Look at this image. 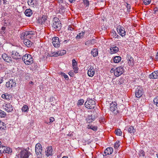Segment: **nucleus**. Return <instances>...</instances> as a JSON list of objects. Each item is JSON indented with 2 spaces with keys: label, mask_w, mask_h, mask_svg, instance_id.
<instances>
[{
  "label": "nucleus",
  "mask_w": 158,
  "mask_h": 158,
  "mask_svg": "<svg viewBox=\"0 0 158 158\" xmlns=\"http://www.w3.org/2000/svg\"><path fill=\"white\" fill-rule=\"evenodd\" d=\"M22 60L26 65L31 64L33 62L32 56L29 54H26L22 57Z\"/></svg>",
  "instance_id": "f257e3e1"
},
{
  "label": "nucleus",
  "mask_w": 158,
  "mask_h": 158,
  "mask_svg": "<svg viewBox=\"0 0 158 158\" xmlns=\"http://www.w3.org/2000/svg\"><path fill=\"white\" fill-rule=\"evenodd\" d=\"M85 106L86 107L91 109H94L96 105L94 100L89 98L87 99V100L85 103Z\"/></svg>",
  "instance_id": "f03ea898"
},
{
  "label": "nucleus",
  "mask_w": 158,
  "mask_h": 158,
  "mask_svg": "<svg viewBox=\"0 0 158 158\" xmlns=\"http://www.w3.org/2000/svg\"><path fill=\"white\" fill-rule=\"evenodd\" d=\"M117 106V103L115 102L114 103L112 102L110 104V110L111 111L114 112V114L115 115L117 114L119 112V111L118 110Z\"/></svg>",
  "instance_id": "7ed1b4c3"
},
{
  "label": "nucleus",
  "mask_w": 158,
  "mask_h": 158,
  "mask_svg": "<svg viewBox=\"0 0 158 158\" xmlns=\"http://www.w3.org/2000/svg\"><path fill=\"white\" fill-rule=\"evenodd\" d=\"M42 147L40 144H36L35 145V151L38 158H41L42 157Z\"/></svg>",
  "instance_id": "20e7f679"
},
{
  "label": "nucleus",
  "mask_w": 158,
  "mask_h": 158,
  "mask_svg": "<svg viewBox=\"0 0 158 158\" xmlns=\"http://www.w3.org/2000/svg\"><path fill=\"white\" fill-rule=\"evenodd\" d=\"M30 153L27 150H22L19 154V158H28Z\"/></svg>",
  "instance_id": "39448f33"
},
{
  "label": "nucleus",
  "mask_w": 158,
  "mask_h": 158,
  "mask_svg": "<svg viewBox=\"0 0 158 158\" xmlns=\"http://www.w3.org/2000/svg\"><path fill=\"white\" fill-rule=\"evenodd\" d=\"M143 93V89L142 87L140 86H138L135 91L136 97L137 98H140L142 96Z\"/></svg>",
  "instance_id": "423d86ee"
},
{
  "label": "nucleus",
  "mask_w": 158,
  "mask_h": 158,
  "mask_svg": "<svg viewBox=\"0 0 158 158\" xmlns=\"http://www.w3.org/2000/svg\"><path fill=\"white\" fill-rule=\"evenodd\" d=\"M124 72L123 67L120 66L115 69V71L114 72V76L118 77L121 75Z\"/></svg>",
  "instance_id": "0eeeda50"
},
{
  "label": "nucleus",
  "mask_w": 158,
  "mask_h": 158,
  "mask_svg": "<svg viewBox=\"0 0 158 158\" xmlns=\"http://www.w3.org/2000/svg\"><path fill=\"white\" fill-rule=\"evenodd\" d=\"M117 31L118 33L122 37L126 35V31L124 28L122 26H119L117 27Z\"/></svg>",
  "instance_id": "6e6552de"
},
{
  "label": "nucleus",
  "mask_w": 158,
  "mask_h": 158,
  "mask_svg": "<svg viewBox=\"0 0 158 158\" xmlns=\"http://www.w3.org/2000/svg\"><path fill=\"white\" fill-rule=\"evenodd\" d=\"M10 52L12 57L14 59L16 60L20 59L22 57L21 55L15 50L10 51Z\"/></svg>",
  "instance_id": "1a4fd4ad"
},
{
  "label": "nucleus",
  "mask_w": 158,
  "mask_h": 158,
  "mask_svg": "<svg viewBox=\"0 0 158 158\" xmlns=\"http://www.w3.org/2000/svg\"><path fill=\"white\" fill-rule=\"evenodd\" d=\"M52 44L55 48H58L60 45L59 38L57 37H53L52 39Z\"/></svg>",
  "instance_id": "9d476101"
},
{
  "label": "nucleus",
  "mask_w": 158,
  "mask_h": 158,
  "mask_svg": "<svg viewBox=\"0 0 158 158\" xmlns=\"http://www.w3.org/2000/svg\"><path fill=\"white\" fill-rule=\"evenodd\" d=\"M16 83L12 79L10 80L7 82L6 84V87L9 89H11L13 87H15Z\"/></svg>",
  "instance_id": "9b49d317"
},
{
  "label": "nucleus",
  "mask_w": 158,
  "mask_h": 158,
  "mask_svg": "<svg viewBox=\"0 0 158 158\" xmlns=\"http://www.w3.org/2000/svg\"><path fill=\"white\" fill-rule=\"evenodd\" d=\"M47 16L45 15H41L38 18V23L41 24H44L45 21L47 20Z\"/></svg>",
  "instance_id": "f8f14e48"
},
{
  "label": "nucleus",
  "mask_w": 158,
  "mask_h": 158,
  "mask_svg": "<svg viewBox=\"0 0 158 158\" xmlns=\"http://www.w3.org/2000/svg\"><path fill=\"white\" fill-rule=\"evenodd\" d=\"M127 59L128 60V64L129 65L133 66L134 64V60L133 57L130 55L127 54Z\"/></svg>",
  "instance_id": "ddd939ff"
},
{
  "label": "nucleus",
  "mask_w": 158,
  "mask_h": 158,
  "mask_svg": "<svg viewBox=\"0 0 158 158\" xmlns=\"http://www.w3.org/2000/svg\"><path fill=\"white\" fill-rule=\"evenodd\" d=\"M27 3L29 6L33 7H36L38 4L37 0H28Z\"/></svg>",
  "instance_id": "4468645a"
},
{
  "label": "nucleus",
  "mask_w": 158,
  "mask_h": 158,
  "mask_svg": "<svg viewBox=\"0 0 158 158\" xmlns=\"http://www.w3.org/2000/svg\"><path fill=\"white\" fill-rule=\"evenodd\" d=\"M77 62L75 60L73 59L72 60V66L74 70L75 73H77L78 72V68L77 67Z\"/></svg>",
  "instance_id": "2eb2a0df"
},
{
  "label": "nucleus",
  "mask_w": 158,
  "mask_h": 158,
  "mask_svg": "<svg viewBox=\"0 0 158 158\" xmlns=\"http://www.w3.org/2000/svg\"><path fill=\"white\" fill-rule=\"evenodd\" d=\"M5 109L8 112H11L13 110V107L10 103H8L6 104L5 106Z\"/></svg>",
  "instance_id": "dca6fc26"
},
{
  "label": "nucleus",
  "mask_w": 158,
  "mask_h": 158,
  "mask_svg": "<svg viewBox=\"0 0 158 158\" xmlns=\"http://www.w3.org/2000/svg\"><path fill=\"white\" fill-rule=\"evenodd\" d=\"M52 27L55 29V30L59 31L61 28V24L60 22H58L56 23H53Z\"/></svg>",
  "instance_id": "f3484780"
},
{
  "label": "nucleus",
  "mask_w": 158,
  "mask_h": 158,
  "mask_svg": "<svg viewBox=\"0 0 158 158\" xmlns=\"http://www.w3.org/2000/svg\"><path fill=\"white\" fill-rule=\"evenodd\" d=\"M95 73L94 69L92 66H90L88 71V75L90 77H93Z\"/></svg>",
  "instance_id": "a211bd4d"
},
{
  "label": "nucleus",
  "mask_w": 158,
  "mask_h": 158,
  "mask_svg": "<svg viewBox=\"0 0 158 158\" xmlns=\"http://www.w3.org/2000/svg\"><path fill=\"white\" fill-rule=\"evenodd\" d=\"M52 148L51 146H49L47 148V150L46 151V155L47 156H51L53 154Z\"/></svg>",
  "instance_id": "6ab92c4d"
},
{
  "label": "nucleus",
  "mask_w": 158,
  "mask_h": 158,
  "mask_svg": "<svg viewBox=\"0 0 158 158\" xmlns=\"http://www.w3.org/2000/svg\"><path fill=\"white\" fill-rule=\"evenodd\" d=\"M151 79H157L158 78V71H155L149 76Z\"/></svg>",
  "instance_id": "aec40b11"
},
{
  "label": "nucleus",
  "mask_w": 158,
  "mask_h": 158,
  "mask_svg": "<svg viewBox=\"0 0 158 158\" xmlns=\"http://www.w3.org/2000/svg\"><path fill=\"white\" fill-rule=\"evenodd\" d=\"M23 42L24 44L28 48L31 47L33 44L32 42L27 39H24Z\"/></svg>",
  "instance_id": "412c9836"
},
{
  "label": "nucleus",
  "mask_w": 158,
  "mask_h": 158,
  "mask_svg": "<svg viewBox=\"0 0 158 158\" xmlns=\"http://www.w3.org/2000/svg\"><path fill=\"white\" fill-rule=\"evenodd\" d=\"M113 148L112 147H109L106 149L104 151V154L105 156L110 155L112 154L113 152Z\"/></svg>",
  "instance_id": "4be33fe9"
},
{
  "label": "nucleus",
  "mask_w": 158,
  "mask_h": 158,
  "mask_svg": "<svg viewBox=\"0 0 158 158\" xmlns=\"http://www.w3.org/2000/svg\"><path fill=\"white\" fill-rule=\"evenodd\" d=\"M2 56L3 59L7 62H10V61H11V57L8 56L6 54H3Z\"/></svg>",
  "instance_id": "5701e85b"
},
{
  "label": "nucleus",
  "mask_w": 158,
  "mask_h": 158,
  "mask_svg": "<svg viewBox=\"0 0 158 158\" xmlns=\"http://www.w3.org/2000/svg\"><path fill=\"white\" fill-rule=\"evenodd\" d=\"M110 53L112 54L118 52L119 50V49L118 47L115 46L110 47Z\"/></svg>",
  "instance_id": "b1692460"
},
{
  "label": "nucleus",
  "mask_w": 158,
  "mask_h": 158,
  "mask_svg": "<svg viewBox=\"0 0 158 158\" xmlns=\"http://www.w3.org/2000/svg\"><path fill=\"white\" fill-rule=\"evenodd\" d=\"M121 57L119 56H116L113 57L114 62L115 63H119L121 60Z\"/></svg>",
  "instance_id": "393cba45"
},
{
  "label": "nucleus",
  "mask_w": 158,
  "mask_h": 158,
  "mask_svg": "<svg viewBox=\"0 0 158 158\" xmlns=\"http://www.w3.org/2000/svg\"><path fill=\"white\" fill-rule=\"evenodd\" d=\"M25 14L26 16L30 17L32 14L33 12L30 9H27L25 10Z\"/></svg>",
  "instance_id": "a878e982"
},
{
  "label": "nucleus",
  "mask_w": 158,
  "mask_h": 158,
  "mask_svg": "<svg viewBox=\"0 0 158 158\" xmlns=\"http://www.w3.org/2000/svg\"><path fill=\"white\" fill-rule=\"evenodd\" d=\"M95 42V40H89L85 43V44L88 46H91L93 45Z\"/></svg>",
  "instance_id": "bb28decb"
},
{
  "label": "nucleus",
  "mask_w": 158,
  "mask_h": 158,
  "mask_svg": "<svg viewBox=\"0 0 158 158\" xmlns=\"http://www.w3.org/2000/svg\"><path fill=\"white\" fill-rule=\"evenodd\" d=\"M59 56V52H51L48 53V56Z\"/></svg>",
  "instance_id": "cd10ccee"
},
{
  "label": "nucleus",
  "mask_w": 158,
  "mask_h": 158,
  "mask_svg": "<svg viewBox=\"0 0 158 158\" xmlns=\"http://www.w3.org/2000/svg\"><path fill=\"white\" fill-rule=\"evenodd\" d=\"M98 50L97 48H94L91 51L92 55L94 57L97 56L98 54Z\"/></svg>",
  "instance_id": "c85d7f7f"
},
{
  "label": "nucleus",
  "mask_w": 158,
  "mask_h": 158,
  "mask_svg": "<svg viewBox=\"0 0 158 158\" xmlns=\"http://www.w3.org/2000/svg\"><path fill=\"white\" fill-rule=\"evenodd\" d=\"M12 152V149L10 147H5L4 149V153H8V154L11 153Z\"/></svg>",
  "instance_id": "c756f323"
},
{
  "label": "nucleus",
  "mask_w": 158,
  "mask_h": 158,
  "mask_svg": "<svg viewBox=\"0 0 158 158\" xmlns=\"http://www.w3.org/2000/svg\"><path fill=\"white\" fill-rule=\"evenodd\" d=\"M28 33H29V32H27V31L22 33L20 35V38L22 40H24L25 39H26V36L28 34ZM29 34L30 33H29Z\"/></svg>",
  "instance_id": "7c9ffc66"
},
{
  "label": "nucleus",
  "mask_w": 158,
  "mask_h": 158,
  "mask_svg": "<svg viewBox=\"0 0 158 158\" xmlns=\"http://www.w3.org/2000/svg\"><path fill=\"white\" fill-rule=\"evenodd\" d=\"M6 128V124L0 120V129L5 130Z\"/></svg>",
  "instance_id": "2f4dec72"
},
{
  "label": "nucleus",
  "mask_w": 158,
  "mask_h": 158,
  "mask_svg": "<svg viewBox=\"0 0 158 158\" xmlns=\"http://www.w3.org/2000/svg\"><path fill=\"white\" fill-rule=\"evenodd\" d=\"M87 128L92 129L94 131H96L98 130V127L97 126H94L92 125H88L87 126Z\"/></svg>",
  "instance_id": "473e14b6"
},
{
  "label": "nucleus",
  "mask_w": 158,
  "mask_h": 158,
  "mask_svg": "<svg viewBox=\"0 0 158 158\" xmlns=\"http://www.w3.org/2000/svg\"><path fill=\"white\" fill-rule=\"evenodd\" d=\"M94 120V119L92 118L91 115H88V117L86 119V121L88 123H90Z\"/></svg>",
  "instance_id": "72a5a7b5"
},
{
  "label": "nucleus",
  "mask_w": 158,
  "mask_h": 158,
  "mask_svg": "<svg viewBox=\"0 0 158 158\" xmlns=\"http://www.w3.org/2000/svg\"><path fill=\"white\" fill-rule=\"evenodd\" d=\"M27 32H29V33H28V34L26 36V39H31L32 37V35L34 34L35 32L31 31H27Z\"/></svg>",
  "instance_id": "f704fd0d"
},
{
  "label": "nucleus",
  "mask_w": 158,
  "mask_h": 158,
  "mask_svg": "<svg viewBox=\"0 0 158 158\" xmlns=\"http://www.w3.org/2000/svg\"><path fill=\"white\" fill-rule=\"evenodd\" d=\"M127 131L129 133L133 134L135 131V130L134 128L133 127L130 126L128 127L127 128Z\"/></svg>",
  "instance_id": "c9c22d12"
},
{
  "label": "nucleus",
  "mask_w": 158,
  "mask_h": 158,
  "mask_svg": "<svg viewBox=\"0 0 158 158\" xmlns=\"http://www.w3.org/2000/svg\"><path fill=\"white\" fill-rule=\"evenodd\" d=\"M22 110L23 112H27L29 110V108L28 106L27 105H24L22 107Z\"/></svg>",
  "instance_id": "e433bc0d"
},
{
  "label": "nucleus",
  "mask_w": 158,
  "mask_h": 158,
  "mask_svg": "<svg viewBox=\"0 0 158 158\" xmlns=\"http://www.w3.org/2000/svg\"><path fill=\"white\" fill-rule=\"evenodd\" d=\"M66 6V4L65 5L61 4V6H60V8L59 10V11L60 12H64L65 11V6Z\"/></svg>",
  "instance_id": "4c0bfd02"
},
{
  "label": "nucleus",
  "mask_w": 158,
  "mask_h": 158,
  "mask_svg": "<svg viewBox=\"0 0 158 158\" xmlns=\"http://www.w3.org/2000/svg\"><path fill=\"white\" fill-rule=\"evenodd\" d=\"M6 115V114L4 111L0 110V117L4 118Z\"/></svg>",
  "instance_id": "58836bf2"
},
{
  "label": "nucleus",
  "mask_w": 158,
  "mask_h": 158,
  "mask_svg": "<svg viewBox=\"0 0 158 158\" xmlns=\"http://www.w3.org/2000/svg\"><path fill=\"white\" fill-rule=\"evenodd\" d=\"M115 134L118 135H121L122 134V132L120 129L115 130Z\"/></svg>",
  "instance_id": "ea45409f"
},
{
  "label": "nucleus",
  "mask_w": 158,
  "mask_h": 158,
  "mask_svg": "<svg viewBox=\"0 0 158 158\" xmlns=\"http://www.w3.org/2000/svg\"><path fill=\"white\" fill-rule=\"evenodd\" d=\"M120 145V143L119 141H116L114 144V148L115 149H117Z\"/></svg>",
  "instance_id": "a19ab883"
},
{
  "label": "nucleus",
  "mask_w": 158,
  "mask_h": 158,
  "mask_svg": "<svg viewBox=\"0 0 158 158\" xmlns=\"http://www.w3.org/2000/svg\"><path fill=\"white\" fill-rule=\"evenodd\" d=\"M153 102L154 104L158 107V97L155 98Z\"/></svg>",
  "instance_id": "79ce46f5"
},
{
  "label": "nucleus",
  "mask_w": 158,
  "mask_h": 158,
  "mask_svg": "<svg viewBox=\"0 0 158 158\" xmlns=\"http://www.w3.org/2000/svg\"><path fill=\"white\" fill-rule=\"evenodd\" d=\"M84 102V100L83 99H80L78 100L77 103V105H81Z\"/></svg>",
  "instance_id": "37998d69"
},
{
  "label": "nucleus",
  "mask_w": 158,
  "mask_h": 158,
  "mask_svg": "<svg viewBox=\"0 0 158 158\" xmlns=\"http://www.w3.org/2000/svg\"><path fill=\"white\" fill-rule=\"evenodd\" d=\"M144 4L146 5L149 4L151 2V0H143Z\"/></svg>",
  "instance_id": "c03bdc74"
},
{
  "label": "nucleus",
  "mask_w": 158,
  "mask_h": 158,
  "mask_svg": "<svg viewBox=\"0 0 158 158\" xmlns=\"http://www.w3.org/2000/svg\"><path fill=\"white\" fill-rule=\"evenodd\" d=\"M5 146H0V154H2L4 153V149Z\"/></svg>",
  "instance_id": "a18cd8bd"
},
{
  "label": "nucleus",
  "mask_w": 158,
  "mask_h": 158,
  "mask_svg": "<svg viewBox=\"0 0 158 158\" xmlns=\"http://www.w3.org/2000/svg\"><path fill=\"white\" fill-rule=\"evenodd\" d=\"M62 76H64L65 79L68 80L69 79V77L68 76L64 73H61Z\"/></svg>",
  "instance_id": "49530a36"
},
{
  "label": "nucleus",
  "mask_w": 158,
  "mask_h": 158,
  "mask_svg": "<svg viewBox=\"0 0 158 158\" xmlns=\"http://www.w3.org/2000/svg\"><path fill=\"white\" fill-rule=\"evenodd\" d=\"M58 2L60 6H61V4L65 5L66 4L64 2V0H58Z\"/></svg>",
  "instance_id": "de8ad7c7"
},
{
  "label": "nucleus",
  "mask_w": 158,
  "mask_h": 158,
  "mask_svg": "<svg viewBox=\"0 0 158 158\" xmlns=\"http://www.w3.org/2000/svg\"><path fill=\"white\" fill-rule=\"evenodd\" d=\"M145 155V152L143 150H140L139 153V155L140 156L144 157Z\"/></svg>",
  "instance_id": "09e8293b"
},
{
  "label": "nucleus",
  "mask_w": 158,
  "mask_h": 158,
  "mask_svg": "<svg viewBox=\"0 0 158 158\" xmlns=\"http://www.w3.org/2000/svg\"><path fill=\"white\" fill-rule=\"evenodd\" d=\"M66 53V51L65 50H62L60 52V53H59V56H62L64 55V54H65Z\"/></svg>",
  "instance_id": "8fccbe9b"
},
{
  "label": "nucleus",
  "mask_w": 158,
  "mask_h": 158,
  "mask_svg": "<svg viewBox=\"0 0 158 158\" xmlns=\"http://www.w3.org/2000/svg\"><path fill=\"white\" fill-rule=\"evenodd\" d=\"M126 6L127 8V10L129 12L130 11V10L131 9V5L127 3H126Z\"/></svg>",
  "instance_id": "3c124183"
},
{
  "label": "nucleus",
  "mask_w": 158,
  "mask_h": 158,
  "mask_svg": "<svg viewBox=\"0 0 158 158\" xmlns=\"http://www.w3.org/2000/svg\"><path fill=\"white\" fill-rule=\"evenodd\" d=\"M58 22H60V21L59 20V19H58L57 18H54L53 19V23H57Z\"/></svg>",
  "instance_id": "603ef678"
},
{
  "label": "nucleus",
  "mask_w": 158,
  "mask_h": 158,
  "mask_svg": "<svg viewBox=\"0 0 158 158\" xmlns=\"http://www.w3.org/2000/svg\"><path fill=\"white\" fill-rule=\"evenodd\" d=\"M50 122L48 123V124H50L52 122H53L54 120V118L53 117H50L49 119Z\"/></svg>",
  "instance_id": "864d4df0"
},
{
  "label": "nucleus",
  "mask_w": 158,
  "mask_h": 158,
  "mask_svg": "<svg viewBox=\"0 0 158 158\" xmlns=\"http://www.w3.org/2000/svg\"><path fill=\"white\" fill-rule=\"evenodd\" d=\"M85 31H83L82 32L80 33L79 34V35L81 36V38L83 37L85 34Z\"/></svg>",
  "instance_id": "5fc2aeb1"
},
{
  "label": "nucleus",
  "mask_w": 158,
  "mask_h": 158,
  "mask_svg": "<svg viewBox=\"0 0 158 158\" xmlns=\"http://www.w3.org/2000/svg\"><path fill=\"white\" fill-rule=\"evenodd\" d=\"M83 2L84 4H86V6L88 5L89 4V2L87 0H84Z\"/></svg>",
  "instance_id": "6e6d98bb"
},
{
  "label": "nucleus",
  "mask_w": 158,
  "mask_h": 158,
  "mask_svg": "<svg viewBox=\"0 0 158 158\" xmlns=\"http://www.w3.org/2000/svg\"><path fill=\"white\" fill-rule=\"evenodd\" d=\"M114 35V37L115 38H118L119 36L117 35L115 31H114V33H113Z\"/></svg>",
  "instance_id": "4d7b16f0"
},
{
  "label": "nucleus",
  "mask_w": 158,
  "mask_h": 158,
  "mask_svg": "<svg viewBox=\"0 0 158 158\" xmlns=\"http://www.w3.org/2000/svg\"><path fill=\"white\" fill-rule=\"evenodd\" d=\"M10 95H11L8 94H6V98H5V99L6 100L9 99V98Z\"/></svg>",
  "instance_id": "13d9d810"
},
{
  "label": "nucleus",
  "mask_w": 158,
  "mask_h": 158,
  "mask_svg": "<svg viewBox=\"0 0 158 158\" xmlns=\"http://www.w3.org/2000/svg\"><path fill=\"white\" fill-rule=\"evenodd\" d=\"M115 71V69H114V68H112L110 70V72L111 73H113L114 74V72Z\"/></svg>",
  "instance_id": "bf43d9fd"
},
{
  "label": "nucleus",
  "mask_w": 158,
  "mask_h": 158,
  "mask_svg": "<svg viewBox=\"0 0 158 158\" xmlns=\"http://www.w3.org/2000/svg\"><path fill=\"white\" fill-rule=\"evenodd\" d=\"M2 98L5 99L6 98V94H3L2 95Z\"/></svg>",
  "instance_id": "052dcab7"
},
{
  "label": "nucleus",
  "mask_w": 158,
  "mask_h": 158,
  "mask_svg": "<svg viewBox=\"0 0 158 158\" xmlns=\"http://www.w3.org/2000/svg\"><path fill=\"white\" fill-rule=\"evenodd\" d=\"M81 36L79 35H77L76 37V38L77 39H79L81 38Z\"/></svg>",
  "instance_id": "680f3d73"
},
{
  "label": "nucleus",
  "mask_w": 158,
  "mask_h": 158,
  "mask_svg": "<svg viewBox=\"0 0 158 158\" xmlns=\"http://www.w3.org/2000/svg\"><path fill=\"white\" fill-rule=\"evenodd\" d=\"M69 2L71 3H73L76 0H69Z\"/></svg>",
  "instance_id": "e2e57ef3"
},
{
  "label": "nucleus",
  "mask_w": 158,
  "mask_h": 158,
  "mask_svg": "<svg viewBox=\"0 0 158 158\" xmlns=\"http://www.w3.org/2000/svg\"><path fill=\"white\" fill-rule=\"evenodd\" d=\"M155 59L156 60H158V52L157 53Z\"/></svg>",
  "instance_id": "0e129e2a"
},
{
  "label": "nucleus",
  "mask_w": 158,
  "mask_h": 158,
  "mask_svg": "<svg viewBox=\"0 0 158 158\" xmlns=\"http://www.w3.org/2000/svg\"><path fill=\"white\" fill-rule=\"evenodd\" d=\"M3 81V78H2L1 79H0V84L2 83Z\"/></svg>",
  "instance_id": "69168bd1"
},
{
  "label": "nucleus",
  "mask_w": 158,
  "mask_h": 158,
  "mask_svg": "<svg viewBox=\"0 0 158 158\" xmlns=\"http://www.w3.org/2000/svg\"><path fill=\"white\" fill-rule=\"evenodd\" d=\"M3 4H7V3H6L7 2V0H3Z\"/></svg>",
  "instance_id": "338daca9"
},
{
  "label": "nucleus",
  "mask_w": 158,
  "mask_h": 158,
  "mask_svg": "<svg viewBox=\"0 0 158 158\" xmlns=\"http://www.w3.org/2000/svg\"><path fill=\"white\" fill-rule=\"evenodd\" d=\"M5 29L6 28L4 27H2L1 28V29L2 31H4L5 30Z\"/></svg>",
  "instance_id": "774afa93"
}]
</instances>
